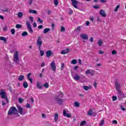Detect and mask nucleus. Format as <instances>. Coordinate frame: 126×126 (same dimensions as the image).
<instances>
[{
	"label": "nucleus",
	"instance_id": "obj_3",
	"mask_svg": "<svg viewBox=\"0 0 126 126\" xmlns=\"http://www.w3.org/2000/svg\"><path fill=\"white\" fill-rule=\"evenodd\" d=\"M71 74L72 78L74 80H75V81H78L80 80V76H79V74L74 72H71Z\"/></svg>",
	"mask_w": 126,
	"mask_h": 126
},
{
	"label": "nucleus",
	"instance_id": "obj_43",
	"mask_svg": "<svg viewBox=\"0 0 126 126\" xmlns=\"http://www.w3.org/2000/svg\"><path fill=\"white\" fill-rule=\"evenodd\" d=\"M61 32H64L65 31V28L63 27H62L61 29Z\"/></svg>",
	"mask_w": 126,
	"mask_h": 126
},
{
	"label": "nucleus",
	"instance_id": "obj_64",
	"mask_svg": "<svg viewBox=\"0 0 126 126\" xmlns=\"http://www.w3.org/2000/svg\"><path fill=\"white\" fill-rule=\"evenodd\" d=\"M93 40H94L93 37H91L90 38V42H91L92 43V42H93Z\"/></svg>",
	"mask_w": 126,
	"mask_h": 126
},
{
	"label": "nucleus",
	"instance_id": "obj_61",
	"mask_svg": "<svg viewBox=\"0 0 126 126\" xmlns=\"http://www.w3.org/2000/svg\"><path fill=\"white\" fill-rule=\"evenodd\" d=\"M41 66H42V67L45 66V62H43L41 64Z\"/></svg>",
	"mask_w": 126,
	"mask_h": 126
},
{
	"label": "nucleus",
	"instance_id": "obj_39",
	"mask_svg": "<svg viewBox=\"0 0 126 126\" xmlns=\"http://www.w3.org/2000/svg\"><path fill=\"white\" fill-rule=\"evenodd\" d=\"M43 86L45 87V88H48L49 86V84L48 83H46L43 85Z\"/></svg>",
	"mask_w": 126,
	"mask_h": 126
},
{
	"label": "nucleus",
	"instance_id": "obj_6",
	"mask_svg": "<svg viewBox=\"0 0 126 126\" xmlns=\"http://www.w3.org/2000/svg\"><path fill=\"white\" fill-rule=\"evenodd\" d=\"M42 44H43V41L42 40V38L40 36H38L36 40V45L37 46H38V49L41 48Z\"/></svg>",
	"mask_w": 126,
	"mask_h": 126
},
{
	"label": "nucleus",
	"instance_id": "obj_12",
	"mask_svg": "<svg viewBox=\"0 0 126 126\" xmlns=\"http://www.w3.org/2000/svg\"><path fill=\"white\" fill-rule=\"evenodd\" d=\"M115 87H116L117 91V92L120 91V87H121V85H120V84H118V81H117L115 82Z\"/></svg>",
	"mask_w": 126,
	"mask_h": 126
},
{
	"label": "nucleus",
	"instance_id": "obj_18",
	"mask_svg": "<svg viewBox=\"0 0 126 126\" xmlns=\"http://www.w3.org/2000/svg\"><path fill=\"white\" fill-rule=\"evenodd\" d=\"M63 115L64 117H66L67 118H71V115L66 113L65 110L63 111Z\"/></svg>",
	"mask_w": 126,
	"mask_h": 126
},
{
	"label": "nucleus",
	"instance_id": "obj_44",
	"mask_svg": "<svg viewBox=\"0 0 126 126\" xmlns=\"http://www.w3.org/2000/svg\"><path fill=\"white\" fill-rule=\"evenodd\" d=\"M96 21H97V22H101V18H100V17H99V16H97V17Z\"/></svg>",
	"mask_w": 126,
	"mask_h": 126
},
{
	"label": "nucleus",
	"instance_id": "obj_62",
	"mask_svg": "<svg viewBox=\"0 0 126 126\" xmlns=\"http://www.w3.org/2000/svg\"><path fill=\"white\" fill-rule=\"evenodd\" d=\"M31 99L32 104H33L34 103V99L33 98V97H31Z\"/></svg>",
	"mask_w": 126,
	"mask_h": 126
},
{
	"label": "nucleus",
	"instance_id": "obj_7",
	"mask_svg": "<svg viewBox=\"0 0 126 126\" xmlns=\"http://www.w3.org/2000/svg\"><path fill=\"white\" fill-rule=\"evenodd\" d=\"M26 23L28 31L30 32L31 34H32L33 32V29H32V28H31V24H30V22L27 21Z\"/></svg>",
	"mask_w": 126,
	"mask_h": 126
},
{
	"label": "nucleus",
	"instance_id": "obj_40",
	"mask_svg": "<svg viewBox=\"0 0 126 126\" xmlns=\"http://www.w3.org/2000/svg\"><path fill=\"white\" fill-rule=\"evenodd\" d=\"M37 22H39V23L42 24L43 23V20H41V18H40V17H38L37 18Z\"/></svg>",
	"mask_w": 126,
	"mask_h": 126
},
{
	"label": "nucleus",
	"instance_id": "obj_23",
	"mask_svg": "<svg viewBox=\"0 0 126 126\" xmlns=\"http://www.w3.org/2000/svg\"><path fill=\"white\" fill-rule=\"evenodd\" d=\"M30 13H32L33 14H37V11L30 9L29 10Z\"/></svg>",
	"mask_w": 126,
	"mask_h": 126
},
{
	"label": "nucleus",
	"instance_id": "obj_5",
	"mask_svg": "<svg viewBox=\"0 0 126 126\" xmlns=\"http://www.w3.org/2000/svg\"><path fill=\"white\" fill-rule=\"evenodd\" d=\"M117 96L119 101H121L123 98H125V94L122 92L121 91H119L117 92Z\"/></svg>",
	"mask_w": 126,
	"mask_h": 126
},
{
	"label": "nucleus",
	"instance_id": "obj_55",
	"mask_svg": "<svg viewBox=\"0 0 126 126\" xmlns=\"http://www.w3.org/2000/svg\"><path fill=\"white\" fill-rule=\"evenodd\" d=\"M43 28V26L41 25H40L38 27V29H42Z\"/></svg>",
	"mask_w": 126,
	"mask_h": 126
},
{
	"label": "nucleus",
	"instance_id": "obj_16",
	"mask_svg": "<svg viewBox=\"0 0 126 126\" xmlns=\"http://www.w3.org/2000/svg\"><path fill=\"white\" fill-rule=\"evenodd\" d=\"M80 37L82 38V39H83L84 40H88V35L84 34H81Z\"/></svg>",
	"mask_w": 126,
	"mask_h": 126
},
{
	"label": "nucleus",
	"instance_id": "obj_28",
	"mask_svg": "<svg viewBox=\"0 0 126 126\" xmlns=\"http://www.w3.org/2000/svg\"><path fill=\"white\" fill-rule=\"evenodd\" d=\"M18 100H19V102L20 103V104H22V103L23 102H24V99L21 98V97H19L18 98Z\"/></svg>",
	"mask_w": 126,
	"mask_h": 126
},
{
	"label": "nucleus",
	"instance_id": "obj_21",
	"mask_svg": "<svg viewBox=\"0 0 126 126\" xmlns=\"http://www.w3.org/2000/svg\"><path fill=\"white\" fill-rule=\"evenodd\" d=\"M58 119H59V114L56 113V114H55V115L54 116L55 122H56V123H57V122H58Z\"/></svg>",
	"mask_w": 126,
	"mask_h": 126
},
{
	"label": "nucleus",
	"instance_id": "obj_26",
	"mask_svg": "<svg viewBox=\"0 0 126 126\" xmlns=\"http://www.w3.org/2000/svg\"><path fill=\"white\" fill-rule=\"evenodd\" d=\"M22 16H23V13H22V12H19L18 13V17H19V18H21Z\"/></svg>",
	"mask_w": 126,
	"mask_h": 126
},
{
	"label": "nucleus",
	"instance_id": "obj_24",
	"mask_svg": "<svg viewBox=\"0 0 126 126\" xmlns=\"http://www.w3.org/2000/svg\"><path fill=\"white\" fill-rule=\"evenodd\" d=\"M92 115H93V110L92 109H90L88 113V116H91Z\"/></svg>",
	"mask_w": 126,
	"mask_h": 126
},
{
	"label": "nucleus",
	"instance_id": "obj_20",
	"mask_svg": "<svg viewBox=\"0 0 126 126\" xmlns=\"http://www.w3.org/2000/svg\"><path fill=\"white\" fill-rule=\"evenodd\" d=\"M46 55L47 58H50L52 56V51L51 50H48L46 52Z\"/></svg>",
	"mask_w": 126,
	"mask_h": 126
},
{
	"label": "nucleus",
	"instance_id": "obj_29",
	"mask_svg": "<svg viewBox=\"0 0 126 126\" xmlns=\"http://www.w3.org/2000/svg\"><path fill=\"white\" fill-rule=\"evenodd\" d=\"M28 35V32H24L22 33V37H25V36H27Z\"/></svg>",
	"mask_w": 126,
	"mask_h": 126
},
{
	"label": "nucleus",
	"instance_id": "obj_60",
	"mask_svg": "<svg viewBox=\"0 0 126 126\" xmlns=\"http://www.w3.org/2000/svg\"><path fill=\"white\" fill-rule=\"evenodd\" d=\"M100 2H102V3H106V0H100Z\"/></svg>",
	"mask_w": 126,
	"mask_h": 126
},
{
	"label": "nucleus",
	"instance_id": "obj_34",
	"mask_svg": "<svg viewBox=\"0 0 126 126\" xmlns=\"http://www.w3.org/2000/svg\"><path fill=\"white\" fill-rule=\"evenodd\" d=\"M71 63L72 64H76V63H77V61H76L75 59H74L71 61Z\"/></svg>",
	"mask_w": 126,
	"mask_h": 126
},
{
	"label": "nucleus",
	"instance_id": "obj_38",
	"mask_svg": "<svg viewBox=\"0 0 126 126\" xmlns=\"http://www.w3.org/2000/svg\"><path fill=\"white\" fill-rule=\"evenodd\" d=\"M86 124V121H83L80 123V126H83Z\"/></svg>",
	"mask_w": 126,
	"mask_h": 126
},
{
	"label": "nucleus",
	"instance_id": "obj_4",
	"mask_svg": "<svg viewBox=\"0 0 126 126\" xmlns=\"http://www.w3.org/2000/svg\"><path fill=\"white\" fill-rule=\"evenodd\" d=\"M13 61L18 64H19V58L18 57V52L17 51H16L14 54Z\"/></svg>",
	"mask_w": 126,
	"mask_h": 126
},
{
	"label": "nucleus",
	"instance_id": "obj_2",
	"mask_svg": "<svg viewBox=\"0 0 126 126\" xmlns=\"http://www.w3.org/2000/svg\"><path fill=\"white\" fill-rule=\"evenodd\" d=\"M0 96L1 99H4V100H5L6 101V103H7V104H8V98H7V95L6 94V93L4 92V90H1L0 91Z\"/></svg>",
	"mask_w": 126,
	"mask_h": 126
},
{
	"label": "nucleus",
	"instance_id": "obj_51",
	"mask_svg": "<svg viewBox=\"0 0 126 126\" xmlns=\"http://www.w3.org/2000/svg\"><path fill=\"white\" fill-rule=\"evenodd\" d=\"M32 26L34 27V28H36V27H37V24L36 23H33Z\"/></svg>",
	"mask_w": 126,
	"mask_h": 126
},
{
	"label": "nucleus",
	"instance_id": "obj_8",
	"mask_svg": "<svg viewBox=\"0 0 126 126\" xmlns=\"http://www.w3.org/2000/svg\"><path fill=\"white\" fill-rule=\"evenodd\" d=\"M55 100L56 101H57V103L59 104V105H62L63 103V99L59 97V96L55 97Z\"/></svg>",
	"mask_w": 126,
	"mask_h": 126
},
{
	"label": "nucleus",
	"instance_id": "obj_14",
	"mask_svg": "<svg viewBox=\"0 0 126 126\" xmlns=\"http://www.w3.org/2000/svg\"><path fill=\"white\" fill-rule=\"evenodd\" d=\"M100 15H101L102 17H106L107 16V15L106 14V13H105V11L103 9H101L99 12Z\"/></svg>",
	"mask_w": 126,
	"mask_h": 126
},
{
	"label": "nucleus",
	"instance_id": "obj_46",
	"mask_svg": "<svg viewBox=\"0 0 126 126\" xmlns=\"http://www.w3.org/2000/svg\"><path fill=\"white\" fill-rule=\"evenodd\" d=\"M64 68V63H62L61 65V70H63Z\"/></svg>",
	"mask_w": 126,
	"mask_h": 126
},
{
	"label": "nucleus",
	"instance_id": "obj_48",
	"mask_svg": "<svg viewBox=\"0 0 126 126\" xmlns=\"http://www.w3.org/2000/svg\"><path fill=\"white\" fill-rule=\"evenodd\" d=\"M112 124H114L115 125H118V121L116 120H113L112 121Z\"/></svg>",
	"mask_w": 126,
	"mask_h": 126
},
{
	"label": "nucleus",
	"instance_id": "obj_42",
	"mask_svg": "<svg viewBox=\"0 0 126 126\" xmlns=\"http://www.w3.org/2000/svg\"><path fill=\"white\" fill-rule=\"evenodd\" d=\"M104 123V120H102L99 124V126H103Z\"/></svg>",
	"mask_w": 126,
	"mask_h": 126
},
{
	"label": "nucleus",
	"instance_id": "obj_13",
	"mask_svg": "<svg viewBox=\"0 0 126 126\" xmlns=\"http://www.w3.org/2000/svg\"><path fill=\"white\" fill-rule=\"evenodd\" d=\"M36 87L38 89H42L43 88V85H42L41 82L39 81L36 82Z\"/></svg>",
	"mask_w": 126,
	"mask_h": 126
},
{
	"label": "nucleus",
	"instance_id": "obj_58",
	"mask_svg": "<svg viewBox=\"0 0 126 126\" xmlns=\"http://www.w3.org/2000/svg\"><path fill=\"white\" fill-rule=\"evenodd\" d=\"M77 30L78 31H80V30H81V27H78V28H77Z\"/></svg>",
	"mask_w": 126,
	"mask_h": 126
},
{
	"label": "nucleus",
	"instance_id": "obj_19",
	"mask_svg": "<svg viewBox=\"0 0 126 126\" xmlns=\"http://www.w3.org/2000/svg\"><path fill=\"white\" fill-rule=\"evenodd\" d=\"M31 76V73H29L27 75V78L28 79V80H29L31 83H32L33 80L32 79V78H30Z\"/></svg>",
	"mask_w": 126,
	"mask_h": 126
},
{
	"label": "nucleus",
	"instance_id": "obj_27",
	"mask_svg": "<svg viewBox=\"0 0 126 126\" xmlns=\"http://www.w3.org/2000/svg\"><path fill=\"white\" fill-rule=\"evenodd\" d=\"M23 86L25 88H27V87H28V83L27 82H24Z\"/></svg>",
	"mask_w": 126,
	"mask_h": 126
},
{
	"label": "nucleus",
	"instance_id": "obj_37",
	"mask_svg": "<svg viewBox=\"0 0 126 126\" xmlns=\"http://www.w3.org/2000/svg\"><path fill=\"white\" fill-rule=\"evenodd\" d=\"M120 5H118L116 6L115 9V10L114 11L115 12H117V11H118V10L119 9V8H120Z\"/></svg>",
	"mask_w": 126,
	"mask_h": 126
},
{
	"label": "nucleus",
	"instance_id": "obj_54",
	"mask_svg": "<svg viewBox=\"0 0 126 126\" xmlns=\"http://www.w3.org/2000/svg\"><path fill=\"white\" fill-rule=\"evenodd\" d=\"M78 63H79V64H82L81 59H79L78 60Z\"/></svg>",
	"mask_w": 126,
	"mask_h": 126
},
{
	"label": "nucleus",
	"instance_id": "obj_35",
	"mask_svg": "<svg viewBox=\"0 0 126 126\" xmlns=\"http://www.w3.org/2000/svg\"><path fill=\"white\" fill-rule=\"evenodd\" d=\"M59 95L57 97H60V98H63V94L62 92H59Z\"/></svg>",
	"mask_w": 126,
	"mask_h": 126
},
{
	"label": "nucleus",
	"instance_id": "obj_57",
	"mask_svg": "<svg viewBox=\"0 0 126 126\" xmlns=\"http://www.w3.org/2000/svg\"><path fill=\"white\" fill-rule=\"evenodd\" d=\"M94 87H95V88H96V87H97V83H96V82H94Z\"/></svg>",
	"mask_w": 126,
	"mask_h": 126
},
{
	"label": "nucleus",
	"instance_id": "obj_31",
	"mask_svg": "<svg viewBox=\"0 0 126 126\" xmlns=\"http://www.w3.org/2000/svg\"><path fill=\"white\" fill-rule=\"evenodd\" d=\"M0 41H3V42H6V38H5V37L3 36L0 37Z\"/></svg>",
	"mask_w": 126,
	"mask_h": 126
},
{
	"label": "nucleus",
	"instance_id": "obj_47",
	"mask_svg": "<svg viewBox=\"0 0 126 126\" xmlns=\"http://www.w3.org/2000/svg\"><path fill=\"white\" fill-rule=\"evenodd\" d=\"M117 97L116 96H112L113 101H117Z\"/></svg>",
	"mask_w": 126,
	"mask_h": 126
},
{
	"label": "nucleus",
	"instance_id": "obj_50",
	"mask_svg": "<svg viewBox=\"0 0 126 126\" xmlns=\"http://www.w3.org/2000/svg\"><path fill=\"white\" fill-rule=\"evenodd\" d=\"M98 54H99L100 55H102L104 54V51H102V50H100L98 51Z\"/></svg>",
	"mask_w": 126,
	"mask_h": 126
},
{
	"label": "nucleus",
	"instance_id": "obj_33",
	"mask_svg": "<svg viewBox=\"0 0 126 126\" xmlns=\"http://www.w3.org/2000/svg\"><path fill=\"white\" fill-rule=\"evenodd\" d=\"M39 52L40 53V56L41 57H43V56H44V51H42L41 50V48L39 49Z\"/></svg>",
	"mask_w": 126,
	"mask_h": 126
},
{
	"label": "nucleus",
	"instance_id": "obj_25",
	"mask_svg": "<svg viewBox=\"0 0 126 126\" xmlns=\"http://www.w3.org/2000/svg\"><path fill=\"white\" fill-rule=\"evenodd\" d=\"M50 29L49 28H45L44 31H43V33L46 34V33H48L49 31H50Z\"/></svg>",
	"mask_w": 126,
	"mask_h": 126
},
{
	"label": "nucleus",
	"instance_id": "obj_32",
	"mask_svg": "<svg viewBox=\"0 0 126 126\" xmlns=\"http://www.w3.org/2000/svg\"><path fill=\"white\" fill-rule=\"evenodd\" d=\"M75 107H77V108H78L80 107L79 102L76 101L74 102Z\"/></svg>",
	"mask_w": 126,
	"mask_h": 126
},
{
	"label": "nucleus",
	"instance_id": "obj_17",
	"mask_svg": "<svg viewBox=\"0 0 126 126\" xmlns=\"http://www.w3.org/2000/svg\"><path fill=\"white\" fill-rule=\"evenodd\" d=\"M69 52V49L68 48H66V49H64L63 50H62L61 51L62 55H66V54H67Z\"/></svg>",
	"mask_w": 126,
	"mask_h": 126
},
{
	"label": "nucleus",
	"instance_id": "obj_63",
	"mask_svg": "<svg viewBox=\"0 0 126 126\" xmlns=\"http://www.w3.org/2000/svg\"><path fill=\"white\" fill-rule=\"evenodd\" d=\"M2 105L3 106H5V105H6L5 102H4V101H2Z\"/></svg>",
	"mask_w": 126,
	"mask_h": 126
},
{
	"label": "nucleus",
	"instance_id": "obj_41",
	"mask_svg": "<svg viewBox=\"0 0 126 126\" xmlns=\"http://www.w3.org/2000/svg\"><path fill=\"white\" fill-rule=\"evenodd\" d=\"M54 4L56 6H57V5L59 4V1L58 0H54Z\"/></svg>",
	"mask_w": 126,
	"mask_h": 126
},
{
	"label": "nucleus",
	"instance_id": "obj_45",
	"mask_svg": "<svg viewBox=\"0 0 126 126\" xmlns=\"http://www.w3.org/2000/svg\"><path fill=\"white\" fill-rule=\"evenodd\" d=\"M16 28H21L22 27V25L20 24H17L16 25Z\"/></svg>",
	"mask_w": 126,
	"mask_h": 126
},
{
	"label": "nucleus",
	"instance_id": "obj_30",
	"mask_svg": "<svg viewBox=\"0 0 126 126\" xmlns=\"http://www.w3.org/2000/svg\"><path fill=\"white\" fill-rule=\"evenodd\" d=\"M98 46H99V47H101V46L103 45V41H102V40L100 39L99 40H98Z\"/></svg>",
	"mask_w": 126,
	"mask_h": 126
},
{
	"label": "nucleus",
	"instance_id": "obj_56",
	"mask_svg": "<svg viewBox=\"0 0 126 126\" xmlns=\"http://www.w3.org/2000/svg\"><path fill=\"white\" fill-rule=\"evenodd\" d=\"M94 8H95V9H97V8H99V6L95 5L93 6Z\"/></svg>",
	"mask_w": 126,
	"mask_h": 126
},
{
	"label": "nucleus",
	"instance_id": "obj_22",
	"mask_svg": "<svg viewBox=\"0 0 126 126\" xmlns=\"http://www.w3.org/2000/svg\"><path fill=\"white\" fill-rule=\"evenodd\" d=\"M23 79H24V76L23 75H21L18 76V80H19V81H22Z\"/></svg>",
	"mask_w": 126,
	"mask_h": 126
},
{
	"label": "nucleus",
	"instance_id": "obj_49",
	"mask_svg": "<svg viewBox=\"0 0 126 126\" xmlns=\"http://www.w3.org/2000/svg\"><path fill=\"white\" fill-rule=\"evenodd\" d=\"M112 54L113 55H116V54H117V51H116V50H113V51H112Z\"/></svg>",
	"mask_w": 126,
	"mask_h": 126
},
{
	"label": "nucleus",
	"instance_id": "obj_10",
	"mask_svg": "<svg viewBox=\"0 0 126 126\" xmlns=\"http://www.w3.org/2000/svg\"><path fill=\"white\" fill-rule=\"evenodd\" d=\"M94 73H95L94 70L88 69L86 71V74H90L92 76L94 75Z\"/></svg>",
	"mask_w": 126,
	"mask_h": 126
},
{
	"label": "nucleus",
	"instance_id": "obj_52",
	"mask_svg": "<svg viewBox=\"0 0 126 126\" xmlns=\"http://www.w3.org/2000/svg\"><path fill=\"white\" fill-rule=\"evenodd\" d=\"M26 108H31V106H30V104L29 103H27L26 105Z\"/></svg>",
	"mask_w": 126,
	"mask_h": 126
},
{
	"label": "nucleus",
	"instance_id": "obj_15",
	"mask_svg": "<svg viewBox=\"0 0 126 126\" xmlns=\"http://www.w3.org/2000/svg\"><path fill=\"white\" fill-rule=\"evenodd\" d=\"M83 88L84 90H85L86 91H88L89 89H91L92 88V86L91 85L88 86H84L83 87Z\"/></svg>",
	"mask_w": 126,
	"mask_h": 126
},
{
	"label": "nucleus",
	"instance_id": "obj_53",
	"mask_svg": "<svg viewBox=\"0 0 126 126\" xmlns=\"http://www.w3.org/2000/svg\"><path fill=\"white\" fill-rule=\"evenodd\" d=\"M73 13V11L72 9L69 10V14H72Z\"/></svg>",
	"mask_w": 126,
	"mask_h": 126
},
{
	"label": "nucleus",
	"instance_id": "obj_36",
	"mask_svg": "<svg viewBox=\"0 0 126 126\" xmlns=\"http://www.w3.org/2000/svg\"><path fill=\"white\" fill-rule=\"evenodd\" d=\"M10 32L12 35H14V34H15V30L14 29H12L10 30Z\"/></svg>",
	"mask_w": 126,
	"mask_h": 126
},
{
	"label": "nucleus",
	"instance_id": "obj_59",
	"mask_svg": "<svg viewBox=\"0 0 126 126\" xmlns=\"http://www.w3.org/2000/svg\"><path fill=\"white\" fill-rule=\"evenodd\" d=\"M3 31H7V27H4L3 28Z\"/></svg>",
	"mask_w": 126,
	"mask_h": 126
},
{
	"label": "nucleus",
	"instance_id": "obj_11",
	"mask_svg": "<svg viewBox=\"0 0 126 126\" xmlns=\"http://www.w3.org/2000/svg\"><path fill=\"white\" fill-rule=\"evenodd\" d=\"M72 1V5H73L75 8H78L77 7V3H78V1L76 0H71Z\"/></svg>",
	"mask_w": 126,
	"mask_h": 126
},
{
	"label": "nucleus",
	"instance_id": "obj_9",
	"mask_svg": "<svg viewBox=\"0 0 126 126\" xmlns=\"http://www.w3.org/2000/svg\"><path fill=\"white\" fill-rule=\"evenodd\" d=\"M50 66L52 68V70L53 71H56L57 69V67L56 66V63H55V61H53L50 63Z\"/></svg>",
	"mask_w": 126,
	"mask_h": 126
},
{
	"label": "nucleus",
	"instance_id": "obj_1",
	"mask_svg": "<svg viewBox=\"0 0 126 126\" xmlns=\"http://www.w3.org/2000/svg\"><path fill=\"white\" fill-rule=\"evenodd\" d=\"M17 108L18 109V111L16 108L14 106L10 107L8 112V115L9 116H11V115L12 114L17 115V114L19 113L22 116H24V115L26 114V111L22 107H21V106L18 105Z\"/></svg>",
	"mask_w": 126,
	"mask_h": 126
}]
</instances>
